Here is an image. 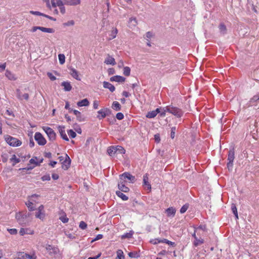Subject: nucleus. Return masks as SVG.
<instances>
[{"label": "nucleus", "instance_id": "603ef678", "mask_svg": "<svg viewBox=\"0 0 259 259\" xmlns=\"http://www.w3.org/2000/svg\"><path fill=\"white\" fill-rule=\"evenodd\" d=\"M47 76L52 81H54L56 80V77L54 75H53V74L52 73L50 72H47Z\"/></svg>", "mask_w": 259, "mask_h": 259}, {"label": "nucleus", "instance_id": "69168bd1", "mask_svg": "<svg viewBox=\"0 0 259 259\" xmlns=\"http://www.w3.org/2000/svg\"><path fill=\"white\" fill-rule=\"evenodd\" d=\"M259 100V95L254 96L251 99V101L255 102Z\"/></svg>", "mask_w": 259, "mask_h": 259}, {"label": "nucleus", "instance_id": "6e6d98bb", "mask_svg": "<svg viewBox=\"0 0 259 259\" xmlns=\"http://www.w3.org/2000/svg\"><path fill=\"white\" fill-rule=\"evenodd\" d=\"M8 231L12 235H16L17 233V230L16 229H8Z\"/></svg>", "mask_w": 259, "mask_h": 259}, {"label": "nucleus", "instance_id": "393cba45", "mask_svg": "<svg viewBox=\"0 0 259 259\" xmlns=\"http://www.w3.org/2000/svg\"><path fill=\"white\" fill-rule=\"evenodd\" d=\"M98 115L97 116V118L99 120L102 119L106 117V114L103 110V108L98 111Z\"/></svg>", "mask_w": 259, "mask_h": 259}, {"label": "nucleus", "instance_id": "37998d69", "mask_svg": "<svg viewBox=\"0 0 259 259\" xmlns=\"http://www.w3.org/2000/svg\"><path fill=\"white\" fill-rule=\"evenodd\" d=\"M68 134L71 138H75L76 136V134L72 130H69L67 131Z\"/></svg>", "mask_w": 259, "mask_h": 259}, {"label": "nucleus", "instance_id": "cd10ccee", "mask_svg": "<svg viewBox=\"0 0 259 259\" xmlns=\"http://www.w3.org/2000/svg\"><path fill=\"white\" fill-rule=\"evenodd\" d=\"M231 209H232V211L233 214L235 216L236 219H238L237 209V207L235 204L232 203L231 204Z\"/></svg>", "mask_w": 259, "mask_h": 259}, {"label": "nucleus", "instance_id": "7ed1b4c3", "mask_svg": "<svg viewBox=\"0 0 259 259\" xmlns=\"http://www.w3.org/2000/svg\"><path fill=\"white\" fill-rule=\"evenodd\" d=\"M5 140L10 146L13 147L19 146L22 144L21 141L9 135L5 136Z\"/></svg>", "mask_w": 259, "mask_h": 259}, {"label": "nucleus", "instance_id": "8fccbe9b", "mask_svg": "<svg viewBox=\"0 0 259 259\" xmlns=\"http://www.w3.org/2000/svg\"><path fill=\"white\" fill-rule=\"evenodd\" d=\"M176 131V126H174L171 128L170 137L172 139L175 138Z\"/></svg>", "mask_w": 259, "mask_h": 259}, {"label": "nucleus", "instance_id": "c756f323", "mask_svg": "<svg viewBox=\"0 0 259 259\" xmlns=\"http://www.w3.org/2000/svg\"><path fill=\"white\" fill-rule=\"evenodd\" d=\"M204 240L202 239H198L197 237H195L193 244L195 246H198V245L203 243Z\"/></svg>", "mask_w": 259, "mask_h": 259}, {"label": "nucleus", "instance_id": "c9c22d12", "mask_svg": "<svg viewBox=\"0 0 259 259\" xmlns=\"http://www.w3.org/2000/svg\"><path fill=\"white\" fill-rule=\"evenodd\" d=\"M124 257L123 251L120 249H118L117 251V257L116 259H123Z\"/></svg>", "mask_w": 259, "mask_h": 259}, {"label": "nucleus", "instance_id": "0eeeda50", "mask_svg": "<svg viewBox=\"0 0 259 259\" xmlns=\"http://www.w3.org/2000/svg\"><path fill=\"white\" fill-rule=\"evenodd\" d=\"M34 139L37 142V144L40 146H44L47 143L46 139L39 132L35 133L34 135Z\"/></svg>", "mask_w": 259, "mask_h": 259}, {"label": "nucleus", "instance_id": "3c124183", "mask_svg": "<svg viewBox=\"0 0 259 259\" xmlns=\"http://www.w3.org/2000/svg\"><path fill=\"white\" fill-rule=\"evenodd\" d=\"M46 248L47 250H48V251H51V250H53V252L54 253H56V251H54L55 248L54 247H53L51 245H48V244L46 245ZM51 253V252H50V253Z\"/></svg>", "mask_w": 259, "mask_h": 259}, {"label": "nucleus", "instance_id": "4c0bfd02", "mask_svg": "<svg viewBox=\"0 0 259 259\" xmlns=\"http://www.w3.org/2000/svg\"><path fill=\"white\" fill-rule=\"evenodd\" d=\"M76 116V119L79 122H82V121H84L85 120V117L84 116V115H82L80 112L79 113V114H77Z\"/></svg>", "mask_w": 259, "mask_h": 259}, {"label": "nucleus", "instance_id": "a878e982", "mask_svg": "<svg viewBox=\"0 0 259 259\" xmlns=\"http://www.w3.org/2000/svg\"><path fill=\"white\" fill-rule=\"evenodd\" d=\"M219 28L220 32L223 34H225L227 33V27L224 23H221L219 26Z\"/></svg>", "mask_w": 259, "mask_h": 259}, {"label": "nucleus", "instance_id": "bf43d9fd", "mask_svg": "<svg viewBox=\"0 0 259 259\" xmlns=\"http://www.w3.org/2000/svg\"><path fill=\"white\" fill-rule=\"evenodd\" d=\"M60 220L63 223H67L69 221V219L68 218L66 217V216H63V217H61L60 218Z\"/></svg>", "mask_w": 259, "mask_h": 259}, {"label": "nucleus", "instance_id": "1a4fd4ad", "mask_svg": "<svg viewBox=\"0 0 259 259\" xmlns=\"http://www.w3.org/2000/svg\"><path fill=\"white\" fill-rule=\"evenodd\" d=\"M125 183L126 182H125L124 181H122L119 180L118 183V188L119 190V191L124 193H127L129 192L130 189L128 187L125 186Z\"/></svg>", "mask_w": 259, "mask_h": 259}, {"label": "nucleus", "instance_id": "f3484780", "mask_svg": "<svg viewBox=\"0 0 259 259\" xmlns=\"http://www.w3.org/2000/svg\"><path fill=\"white\" fill-rule=\"evenodd\" d=\"M143 185L147 187L148 190H151V186L148 182V175L147 174H146L143 176Z\"/></svg>", "mask_w": 259, "mask_h": 259}, {"label": "nucleus", "instance_id": "f257e3e1", "mask_svg": "<svg viewBox=\"0 0 259 259\" xmlns=\"http://www.w3.org/2000/svg\"><path fill=\"white\" fill-rule=\"evenodd\" d=\"M31 214L29 212L22 213L19 212L16 214V219L18 222L21 225H26L29 222L28 218Z\"/></svg>", "mask_w": 259, "mask_h": 259}, {"label": "nucleus", "instance_id": "6ab92c4d", "mask_svg": "<svg viewBox=\"0 0 259 259\" xmlns=\"http://www.w3.org/2000/svg\"><path fill=\"white\" fill-rule=\"evenodd\" d=\"M104 63L106 64H111L112 65H114L116 64L115 59L109 55H108V57L105 59Z\"/></svg>", "mask_w": 259, "mask_h": 259}, {"label": "nucleus", "instance_id": "79ce46f5", "mask_svg": "<svg viewBox=\"0 0 259 259\" xmlns=\"http://www.w3.org/2000/svg\"><path fill=\"white\" fill-rule=\"evenodd\" d=\"M157 115L156 114V112H154V111H152L150 112H149L146 115V117L149 118H152L155 117Z\"/></svg>", "mask_w": 259, "mask_h": 259}, {"label": "nucleus", "instance_id": "58836bf2", "mask_svg": "<svg viewBox=\"0 0 259 259\" xmlns=\"http://www.w3.org/2000/svg\"><path fill=\"white\" fill-rule=\"evenodd\" d=\"M58 58H59V62L61 64H63L65 63V57L64 54H59Z\"/></svg>", "mask_w": 259, "mask_h": 259}, {"label": "nucleus", "instance_id": "20e7f679", "mask_svg": "<svg viewBox=\"0 0 259 259\" xmlns=\"http://www.w3.org/2000/svg\"><path fill=\"white\" fill-rule=\"evenodd\" d=\"M235 158V152L234 148L232 149H230L228 154V162L227 163V167L229 171L232 170L233 166V161Z\"/></svg>", "mask_w": 259, "mask_h": 259}, {"label": "nucleus", "instance_id": "09e8293b", "mask_svg": "<svg viewBox=\"0 0 259 259\" xmlns=\"http://www.w3.org/2000/svg\"><path fill=\"white\" fill-rule=\"evenodd\" d=\"M30 13L34 15H37V16H41L44 17L45 14L40 13L38 11H30Z\"/></svg>", "mask_w": 259, "mask_h": 259}, {"label": "nucleus", "instance_id": "9d476101", "mask_svg": "<svg viewBox=\"0 0 259 259\" xmlns=\"http://www.w3.org/2000/svg\"><path fill=\"white\" fill-rule=\"evenodd\" d=\"M62 167L65 170L69 168L71 164V159L67 154L65 155V159L62 163Z\"/></svg>", "mask_w": 259, "mask_h": 259}, {"label": "nucleus", "instance_id": "ea45409f", "mask_svg": "<svg viewBox=\"0 0 259 259\" xmlns=\"http://www.w3.org/2000/svg\"><path fill=\"white\" fill-rule=\"evenodd\" d=\"M189 206V204L188 203H186L184 204L180 209V213H185L187 210L188 209Z\"/></svg>", "mask_w": 259, "mask_h": 259}, {"label": "nucleus", "instance_id": "338daca9", "mask_svg": "<svg viewBox=\"0 0 259 259\" xmlns=\"http://www.w3.org/2000/svg\"><path fill=\"white\" fill-rule=\"evenodd\" d=\"M109 75L113 74L115 73V71L114 68H109L108 70Z\"/></svg>", "mask_w": 259, "mask_h": 259}, {"label": "nucleus", "instance_id": "4468645a", "mask_svg": "<svg viewBox=\"0 0 259 259\" xmlns=\"http://www.w3.org/2000/svg\"><path fill=\"white\" fill-rule=\"evenodd\" d=\"M64 4L68 6H76L80 4V0H63Z\"/></svg>", "mask_w": 259, "mask_h": 259}, {"label": "nucleus", "instance_id": "e433bc0d", "mask_svg": "<svg viewBox=\"0 0 259 259\" xmlns=\"http://www.w3.org/2000/svg\"><path fill=\"white\" fill-rule=\"evenodd\" d=\"M117 32H118V30L117 29V28H114L111 31V35H110L111 37H110L109 39L111 40V39H112L115 38Z\"/></svg>", "mask_w": 259, "mask_h": 259}, {"label": "nucleus", "instance_id": "dca6fc26", "mask_svg": "<svg viewBox=\"0 0 259 259\" xmlns=\"http://www.w3.org/2000/svg\"><path fill=\"white\" fill-rule=\"evenodd\" d=\"M103 84V87L105 89H108L111 92H113L115 90L114 86L109 82L105 81Z\"/></svg>", "mask_w": 259, "mask_h": 259}, {"label": "nucleus", "instance_id": "de8ad7c7", "mask_svg": "<svg viewBox=\"0 0 259 259\" xmlns=\"http://www.w3.org/2000/svg\"><path fill=\"white\" fill-rule=\"evenodd\" d=\"M65 5V4H64V2L63 3H62V5H59V6H58V7H59V8H60V12L62 14H64L65 13V8L64 6V5Z\"/></svg>", "mask_w": 259, "mask_h": 259}, {"label": "nucleus", "instance_id": "864d4df0", "mask_svg": "<svg viewBox=\"0 0 259 259\" xmlns=\"http://www.w3.org/2000/svg\"><path fill=\"white\" fill-rule=\"evenodd\" d=\"M74 25V21L73 20H70L67 22L63 23L64 26H73Z\"/></svg>", "mask_w": 259, "mask_h": 259}, {"label": "nucleus", "instance_id": "f8f14e48", "mask_svg": "<svg viewBox=\"0 0 259 259\" xmlns=\"http://www.w3.org/2000/svg\"><path fill=\"white\" fill-rule=\"evenodd\" d=\"M16 94L17 97L20 100H23V99H24L25 100L27 101L29 99V94L27 93H25L23 95H22V93L19 89L16 90Z\"/></svg>", "mask_w": 259, "mask_h": 259}, {"label": "nucleus", "instance_id": "412c9836", "mask_svg": "<svg viewBox=\"0 0 259 259\" xmlns=\"http://www.w3.org/2000/svg\"><path fill=\"white\" fill-rule=\"evenodd\" d=\"M112 108L115 111H120L121 106L120 104L117 101H114L112 104Z\"/></svg>", "mask_w": 259, "mask_h": 259}, {"label": "nucleus", "instance_id": "2f4dec72", "mask_svg": "<svg viewBox=\"0 0 259 259\" xmlns=\"http://www.w3.org/2000/svg\"><path fill=\"white\" fill-rule=\"evenodd\" d=\"M10 161L13 162V166H14L16 163L20 161V159L16 157L15 154L13 155L12 157L10 159Z\"/></svg>", "mask_w": 259, "mask_h": 259}, {"label": "nucleus", "instance_id": "f704fd0d", "mask_svg": "<svg viewBox=\"0 0 259 259\" xmlns=\"http://www.w3.org/2000/svg\"><path fill=\"white\" fill-rule=\"evenodd\" d=\"M26 205H27L29 211H33L35 209V208L33 206V203L30 201L26 202Z\"/></svg>", "mask_w": 259, "mask_h": 259}, {"label": "nucleus", "instance_id": "052dcab7", "mask_svg": "<svg viewBox=\"0 0 259 259\" xmlns=\"http://www.w3.org/2000/svg\"><path fill=\"white\" fill-rule=\"evenodd\" d=\"M27 229H25L24 228H21L19 231V234L20 235L23 236L25 234H27Z\"/></svg>", "mask_w": 259, "mask_h": 259}, {"label": "nucleus", "instance_id": "2eb2a0df", "mask_svg": "<svg viewBox=\"0 0 259 259\" xmlns=\"http://www.w3.org/2000/svg\"><path fill=\"white\" fill-rule=\"evenodd\" d=\"M70 75L75 79L77 80H80V78L79 77L78 72L73 68H70Z\"/></svg>", "mask_w": 259, "mask_h": 259}, {"label": "nucleus", "instance_id": "9b49d317", "mask_svg": "<svg viewBox=\"0 0 259 259\" xmlns=\"http://www.w3.org/2000/svg\"><path fill=\"white\" fill-rule=\"evenodd\" d=\"M58 128L59 129V133L60 134V136H61V138L64 140L66 141H69V139L67 137V135H66V134L65 133V126H64L59 125Z\"/></svg>", "mask_w": 259, "mask_h": 259}, {"label": "nucleus", "instance_id": "aec40b11", "mask_svg": "<svg viewBox=\"0 0 259 259\" xmlns=\"http://www.w3.org/2000/svg\"><path fill=\"white\" fill-rule=\"evenodd\" d=\"M89 101L87 99H84L77 103V105L79 107L87 106L89 105Z\"/></svg>", "mask_w": 259, "mask_h": 259}, {"label": "nucleus", "instance_id": "680f3d73", "mask_svg": "<svg viewBox=\"0 0 259 259\" xmlns=\"http://www.w3.org/2000/svg\"><path fill=\"white\" fill-rule=\"evenodd\" d=\"M103 235H102V234H98V235H97V236L95 238H94L93 240H92V242H94L95 241L101 239L103 238Z\"/></svg>", "mask_w": 259, "mask_h": 259}, {"label": "nucleus", "instance_id": "a19ab883", "mask_svg": "<svg viewBox=\"0 0 259 259\" xmlns=\"http://www.w3.org/2000/svg\"><path fill=\"white\" fill-rule=\"evenodd\" d=\"M131 69L129 67H124L123 68V74L126 76H128L130 75Z\"/></svg>", "mask_w": 259, "mask_h": 259}, {"label": "nucleus", "instance_id": "49530a36", "mask_svg": "<svg viewBox=\"0 0 259 259\" xmlns=\"http://www.w3.org/2000/svg\"><path fill=\"white\" fill-rule=\"evenodd\" d=\"M79 227L82 230H84L87 227V224L83 221H81L79 225Z\"/></svg>", "mask_w": 259, "mask_h": 259}, {"label": "nucleus", "instance_id": "c85d7f7f", "mask_svg": "<svg viewBox=\"0 0 259 259\" xmlns=\"http://www.w3.org/2000/svg\"><path fill=\"white\" fill-rule=\"evenodd\" d=\"M107 152L110 156L114 155L116 153L115 146H111L109 147L107 149Z\"/></svg>", "mask_w": 259, "mask_h": 259}, {"label": "nucleus", "instance_id": "a211bd4d", "mask_svg": "<svg viewBox=\"0 0 259 259\" xmlns=\"http://www.w3.org/2000/svg\"><path fill=\"white\" fill-rule=\"evenodd\" d=\"M61 85L64 87V90L66 92L70 91L72 89V86L68 81L62 82Z\"/></svg>", "mask_w": 259, "mask_h": 259}, {"label": "nucleus", "instance_id": "f03ea898", "mask_svg": "<svg viewBox=\"0 0 259 259\" xmlns=\"http://www.w3.org/2000/svg\"><path fill=\"white\" fill-rule=\"evenodd\" d=\"M165 111H167L177 117H181L183 114V112L181 109L172 105L165 107Z\"/></svg>", "mask_w": 259, "mask_h": 259}, {"label": "nucleus", "instance_id": "72a5a7b5", "mask_svg": "<svg viewBox=\"0 0 259 259\" xmlns=\"http://www.w3.org/2000/svg\"><path fill=\"white\" fill-rule=\"evenodd\" d=\"M5 75L9 79L11 80H15V78L14 77V75L8 70L6 71Z\"/></svg>", "mask_w": 259, "mask_h": 259}, {"label": "nucleus", "instance_id": "7c9ffc66", "mask_svg": "<svg viewBox=\"0 0 259 259\" xmlns=\"http://www.w3.org/2000/svg\"><path fill=\"white\" fill-rule=\"evenodd\" d=\"M133 234H134V232L133 231H131L130 232L126 233L122 235L121 237V238L122 239H125V238H127V239L131 238H132Z\"/></svg>", "mask_w": 259, "mask_h": 259}, {"label": "nucleus", "instance_id": "39448f33", "mask_svg": "<svg viewBox=\"0 0 259 259\" xmlns=\"http://www.w3.org/2000/svg\"><path fill=\"white\" fill-rule=\"evenodd\" d=\"M126 179L130 181V183H134L136 179L135 176L132 175L130 172H125L121 175H119V180L126 182Z\"/></svg>", "mask_w": 259, "mask_h": 259}, {"label": "nucleus", "instance_id": "0e129e2a", "mask_svg": "<svg viewBox=\"0 0 259 259\" xmlns=\"http://www.w3.org/2000/svg\"><path fill=\"white\" fill-rule=\"evenodd\" d=\"M29 162L30 163H32V164H35L36 166H39V163H38V162L36 161L33 158H31L30 160H29Z\"/></svg>", "mask_w": 259, "mask_h": 259}, {"label": "nucleus", "instance_id": "774afa93", "mask_svg": "<svg viewBox=\"0 0 259 259\" xmlns=\"http://www.w3.org/2000/svg\"><path fill=\"white\" fill-rule=\"evenodd\" d=\"M98 106H99L98 102L97 101H96V100L94 101V103H93V107H94V108L95 109H98Z\"/></svg>", "mask_w": 259, "mask_h": 259}, {"label": "nucleus", "instance_id": "c03bdc74", "mask_svg": "<svg viewBox=\"0 0 259 259\" xmlns=\"http://www.w3.org/2000/svg\"><path fill=\"white\" fill-rule=\"evenodd\" d=\"M128 254V256L132 258H137L139 256L138 253L137 252H130Z\"/></svg>", "mask_w": 259, "mask_h": 259}, {"label": "nucleus", "instance_id": "bb28decb", "mask_svg": "<svg viewBox=\"0 0 259 259\" xmlns=\"http://www.w3.org/2000/svg\"><path fill=\"white\" fill-rule=\"evenodd\" d=\"M115 148L116 153L118 152L120 154H124L125 152V150L121 146H115Z\"/></svg>", "mask_w": 259, "mask_h": 259}, {"label": "nucleus", "instance_id": "4d7b16f0", "mask_svg": "<svg viewBox=\"0 0 259 259\" xmlns=\"http://www.w3.org/2000/svg\"><path fill=\"white\" fill-rule=\"evenodd\" d=\"M41 179L42 181H45L50 180L51 178H50V175L49 174H48V175H44V176H42Z\"/></svg>", "mask_w": 259, "mask_h": 259}, {"label": "nucleus", "instance_id": "423d86ee", "mask_svg": "<svg viewBox=\"0 0 259 259\" xmlns=\"http://www.w3.org/2000/svg\"><path fill=\"white\" fill-rule=\"evenodd\" d=\"M42 129L47 135L50 141H53L56 140V134L52 128L48 126H43Z\"/></svg>", "mask_w": 259, "mask_h": 259}, {"label": "nucleus", "instance_id": "4be33fe9", "mask_svg": "<svg viewBox=\"0 0 259 259\" xmlns=\"http://www.w3.org/2000/svg\"><path fill=\"white\" fill-rule=\"evenodd\" d=\"M116 194L123 200H127L128 199V197L127 196H126L120 191H116Z\"/></svg>", "mask_w": 259, "mask_h": 259}, {"label": "nucleus", "instance_id": "ddd939ff", "mask_svg": "<svg viewBox=\"0 0 259 259\" xmlns=\"http://www.w3.org/2000/svg\"><path fill=\"white\" fill-rule=\"evenodd\" d=\"M111 81H116L117 82H122L125 80V78L120 75L113 76L110 78Z\"/></svg>", "mask_w": 259, "mask_h": 259}, {"label": "nucleus", "instance_id": "13d9d810", "mask_svg": "<svg viewBox=\"0 0 259 259\" xmlns=\"http://www.w3.org/2000/svg\"><path fill=\"white\" fill-rule=\"evenodd\" d=\"M154 140H155V142H156L157 143H158L160 142V135L159 134H157L154 135Z\"/></svg>", "mask_w": 259, "mask_h": 259}, {"label": "nucleus", "instance_id": "6e6552de", "mask_svg": "<svg viewBox=\"0 0 259 259\" xmlns=\"http://www.w3.org/2000/svg\"><path fill=\"white\" fill-rule=\"evenodd\" d=\"M39 30L42 32L47 33H54L55 30L54 29L52 28H46L42 26H33L31 29V31L32 32H35L36 30Z\"/></svg>", "mask_w": 259, "mask_h": 259}, {"label": "nucleus", "instance_id": "5701e85b", "mask_svg": "<svg viewBox=\"0 0 259 259\" xmlns=\"http://www.w3.org/2000/svg\"><path fill=\"white\" fill-rule=\"evenodd\" d=\"M35 215L36 218L43 220L45 218V213L44 211L37 210Z\"/></svg>", "mask_w": 259, "mask_h": 259}, {"label": "nucleus", "instance_id": "b1692460", "mask_svg": "<svg viewBox=\"0 0 259 259\" xmlns=\"http://www.w3.org/2000/svg\"><path fill=\"white\" fill-rule=\"evenodd\" d=\"M166 211L168 217L174 216L176 213V209L172 207L168 208Z\"/></svg>", "mask_w": 259, "mask_h": 259}, {"label": "nucleus", "instance_id": "e2e57ef3", "mask_svg": "<svg viewBox=\"0 0 259 259\" xmlns=\"http://www.w3.org/2000/svg\"><path fill=\"white\" fill-rule=\"evenodd\" d=\"M69 106H70V105H69V102L68 101H66V104H65V108L66 109H68L69 110V112H71L72 111V109L70 108Z\"/></svg>", "mask_w": 259, "mask_h": 259}, {"label": "nucleus", "instance_id": "5fc2aeb1", "mask_svg": "<svg viewBox=\"0 0 259 259\" xmlns=\"http://www.w3.org/2000/svg\"><path fill=\"white\" fill-rule=\"evenodd\" d=\"M116 117L118 120H122L124 118V115L121 112H118L116 114Z\"/></svg>", "mask_w": 259, "mask_h": 259}, {"label": "nucleus", "instance_id": "a18cd8bd", "mask_svg": "<svg viewBox=\"0 0 259 259\" xmlns=\"http://www.w3.org/2000/svg\"><path fill=\"white\" fill-rule=\"evenodd\" d=\"M103 110L104 111L106 114V117L109 116L112 114V111L108 108H103Z\"/></svg>", "mask_w": 259, "mask_h": 259}, {"label": "nucleus", "instance_id": "473e14b6", "mask_svg": "<svg viewBox=\"0 0 259 259\" xmlns=\"http://www.w3.org/2000/svg\"><path fill=\"white\" fill-rule=\"evenodd\" d=\"M27 256H29V254L24 252H19L18 253V259H27Z\"/></svg>", "mask_w": 259, "mask_h": 259}]
</instances>
